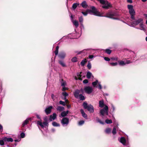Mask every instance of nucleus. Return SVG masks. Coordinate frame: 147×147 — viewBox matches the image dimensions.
Here are the masks:
<instances>
[{
  "instance_id": "1",
  "label": "nucleus",
  "mask_w": 147,
  "mask_h": 147,
  "mask_svg": "<svg viewBox=\"0 0 147 147\" xmlns=\"http://www.w3.org/2000/svg\"><path fill=\"white\" fill-rule=\"evenodd\" d=\"M91 9H88L86 12L82 11V13L84 16H86L87 15V13L90 14H93L95 16H103L100 12L97 11L95 7L94 6H92L91 7Z\"/></svg>"
},
{
  "instance_id": "2",
  "label": "nucleus",
  "mask_w": 147,
  "mask_h": 147,
  "mask_svg": "<svg viewBox=\"0 0 147 147\" xmlns=\"http://www.w3.org/2000/svg\"><path fill=\"white\" fill-rule=\"evenodd\" d=\"M99 106L100 108H102L104 106V107L100 110V115L102 116H104L105 114L107 115H108V110L109 107L107 105H105L104 101L103 100H100L99 102Z\"/></svg>"
},
{
  "instance_id": "3",
  "label": "nucleus",
  "mask_w": 147,
  "mask_h": 147,
  "mask_svg": "<svg viewBox=\"0 0 147 147\" xmlns=\"http://www.w3.org/2000/svg\"><path fill=\"white\" fill-rule=\"evenodd\" d=\"M127 7L129 13L131 16V18L132 21L135 20L136 12L133 8V6L132 5H128L127 6Z\"/></svg>"
},
{
  "instance_id": "4",
  "label": "nucleus",
  "mask_w": 147,
  "mask_h": 147,
  "mask_svg": "<svg viewBox=\"0 0 147 147\" xmlns=\"http://www.w3.org/2000/svg\"><path fill=\"white\" fill-rule=\"evenodd\" d=\"M119 16V15L116 13L111 11L107 13L104 16L114 20H119V19L118 18L114 17H115L118 16Z\"/></svg>"
},
{
  "instance_id": "5",
  "label": "nucleus",
  "mask_w": 147,
  "mask_h": 147,
  "mask_svg": "<svg viewBox=\"0 0 147 147\" xmlns=\"http://www.w3.org/2000/svg\"><path fill=\"white\" fill-rule=\"evenodd\" d=\"M142 19L141 18L138 19L135 21H134L129 25L131 27H134L135 26L138 25L139 24L142 23Z\"/></svg>"
},
{
  "instance_id": "6",
  "label": "nucleus",
  "mask_w": 147,
  "mask_h": 147,
  "mask_svg": "<svg viewBox=\"0 0 147 147\" xmlns=\"http://www.w3.org/2000/svg\"><path fill=\"white\" fill-rule=\"evenodd\" d=\"M102 4L103 5L102 8L105 9H108L111 6L110 3L107 1H105Z\"/></svg>"
},
{
  "instance_id": "7",
  "label": "nucleus",
  "mask_w": 147,
  "mask_h": 147,
  "mask_svg": "<svg viewBox=\"0 0 147 147\" xmlns=\"http://www.w3.org/2000/svg\"><path fill=\"white\" fill-rule=\"evenodd\" d=\"M84 90L86 93L88 94H90L92 92L93 89L92 87L89 86H87L84 88Z\"/></svg>"
},
{
  "instance_id": "8",
  "label": "nucleus",
  "mask_w": 147,
  "mask_h": 147,
  "mask_svg": "<svg viewBox=\"0 0 147 147\" xmlns=\"http://www.w3.org/2000/svg\"><path fill=\"white\" fill-rule=\"evenodd\" d=\"M61 123L63 126H66L69 123V119L67 118H64L61 121Z\"/></svg>"
},
{
  "instance_id": "9",
  "label": "nucleus",
  "mask_w": 147,
  "mask_h": 147,
  "mask_svg": "<svg viewBox=\"0 0 147 147\" xmlns=\"http://www.w3.org/2000/svg\"><path fill=\"white\" fill-rule=\"evenodd\" d=\"M38 125H40L42 128L45 126L48 125V123L47 122H45L42 123L41 120L38 121L37 122Z\"/></svg>"
},
{
  "instance_id": "10",
  "label": "nucleus",
  "mask_w": 147,
  "mask_h": 147,
  "mask_svg": "<svg viewBox=\"0 0 147 147\" xmlns=\"http://www.w3.org/2000/svg\"><path fill=\"white\" fill-rule=\"evenodd\" d=\"M53 108L52 106H50L47 107L45 110V111L47 115L50 114L51 112V109Z\"/></svg>"
},
{
  "instance_id": "11",
  "label": "nucleus",
  "mask_w": 147,
  "mask_h": 147,
  "mask_svg": "<svg viewBox=\"0 0 147 147\" xmlns=\"http://www.w3.org/2000/svg\"><path fill=\"white\" fill-rule=\"evenodd\" d=\"M90 113H93L94 112V109L93 106L91 105H88L87 109Z\"/></svg>"
},
{
  "instance_id": "12",
  "label": "nucleus",
  "mask_w": 147,
  "mask_h": 147,
  "mask_svg": "<svg viewBox=\"0 0 147 147\" xmlns=\"http://www.w3.org/2000/svg\"><path fill=\"white\" fill-rule=\"evenodd\" d=\"M119 140L120 142L122 143L123 145H126V140L124 137H121Z\"/></svg>"
},
{
  "instance_id": "13",
  "label": "nucleus",
  "mask_w": 147,
  "mask_h": 147,
  "mask_svg": "<svg viewBox=\"0 0 147 147\" xmlns=\"http://www.w3.org/2000/svg\"><path fill=\"white\" fill-rule=\"evenodd\" d=\"M2 139L5 142H12L13 141V139L11 138L5 137L3 138Z\"/></svg>"
},
{
  "instance_id": "14",
  "label": "nucleus",
  "mask_w": 147,
  "mask_h": 147,
  "mask_svg": "<svg viewBox=\"0 0 147 147\" xmlns=\"http://www.w3.org/2000/svg\"><path fill=\"white\" fill-rule=\"evenodd\" d=\"M57 115L55 113H54L52 115H51L50 116L49 120L50 121H52L55 120L56 118Z\"/></svg>"
},
{
  "instance_id": "15",
  "label": "nucleus",
  "mask_w": 147,
  "mask_h": 147,
  "mask_svg": "<svg viewBox=\"0 0 147 147\" xmlns=\"http://www.w3.org/2000/svg\"><path fill=\"white\" fill-rule=\"evenodd\" d=\"M58 56L60 58L62 59H63L65 57L66 54L64 52H62L60 53L59 54Z\"/></svg>"
},
{
  "instance_id": "16",
  "label": "nucleus",
  "mask_w": 147,
  "mask_h": 147,
  "mask_svg": "<svg viewBox=\"0 0 147 147\" xmlns=\"http://www.w3.org/2000/svg\"><path fill=\"white\" fill-rule=\"evenodd\" d=\"M90 49H84L82 51H80L79 52H76V53H77L78 54H80L82 53H87V52L89 51Z\"/></svg>"
},
{
  "instance_id": "17",
  "label": "nucleus",
  "mask_w": 147,
  "mask_h": 147,
  "mask_svg": "<svg viewBox=\"0 0 147 147\" xmlns=\"http://www.w3.org/2000/svg\"><path fill=\"white\" fill-rule=\"evenodd\" d=\"M80 92V91L79 90H77L75 91L74 93V95L75 97L77 98H79V94Z\"/></svg>"
},
{
  "instance_id": "18",
  "label": "nucleus",
  "mask_w": 147,
  "mask_h": 147,
  "mask_svg": "<svg viewBox=\"0 0 147 147\" xmlns=\"http://www.w3.org/2000/svg\"><path fill=\"white\" fill-rule=\"evenodd\" d=\"M60 83L61 86L62 87L65 86L66 85V82L63 81V80L62 79H61L60 80Z\"/></svg>"
},
{
  "instance_id": "19",
  "label": "nucleus",
  "mask_w": 147,
  "mask_h": 147,
  "mask_svg": "<svg viewBox=\"0 0 147 147\" xmlns=\"http://www.w3.org/2000/svg\"><path fill=\"white\" fill-rule=\"evenodd\" d=\"M86 77L88 79H90L91 77H92L93 78H94V76L92 75V73L90 71H88L87 72L86 74Z\"/></svg>"
},
{
  "instance_id": "20",
  "label": "nucleus",
  "mask_w": 147,
  "mask_h": 147,
  "mask_svg": "<svg viewBox=\"0 0 147 147\" xmlns=\"http://www.w3.org/2000/svg\"><path fill=\"white\" fill-rule=\"evenodd\" d=\"M31 119L30 118H28L25 120L23 123L22 126L23 127H24L27 124L29 120H30Z\"/></svg>"
},
{
  "instance_id": "21",
  "label": "nucleus",
  "mask_w": 147,
  "mask_h": 147,
  "mask_svg": "<svg viewBox=\"0 0 147 147\" xmlns=\"http://www.w3.org/2000/svg\"><path fill=\"white\" fill-rule=\"evenodd\" d=\"M59 63L63 67H66V65L63 61L59 60Z\"/></svg>"
},
{
  "instance_id": "22",
  "label": "nucleus",
  "mask_w": 147,
  "mask_h": 147,
  "mask_svg": "<svg viewBox=\"0 0 147 147\" xmlns=\"http://www.w3.org/2000/svg\"><path fill=\"white\" fill-rule=\"evenodd\" d=\"M69 113V111H63L62 112L61 114V115L62 117H64L66 116Z\"/></svg>"
},
{
  "instance_id": "23",
  "label": "nucleus",
  "mask_w": 147,
  "mask_h": 147,
  "mask_svg": "<svg viewBox=\"0 0 147 147\" xmlns=\"http://www.w3.org/2000/svg\"><path fill=\"white\" fill-rule=\"evenodd\" d=\"M72 22L73 24L75 26L76 28H77L78 27L79 24L77 20H73Z\"/></svg>"
},
{
  "instance_id": "24",
  "label": "nucleus",
  "mask_w": 147,
  "mask_h": 147,
  "mask_svg": "<svg viewBox=\"0 0 147 147\" xmlns=\"http://www.w3.org/2000/svg\"><path fill=\"white\" fill-rule=\"evenodd\" d=\"M81 5L84 8H86L88 6V5L86 4V2L85 1H83L81 3Z\"/></svg>"
},
{
  "instance_id": "25",
  "label": "nucleus",
  "mask_w": 147,
  "mask_h": 147,
  "mask_svg": "<svg viewBox=\"0 0 147 147\" xmlns=\"http://www.w3.org/2000/svg\"><path fill=\"white\" fill-rule=\"evenodd\" d=\"M80 111L83 117L85 119H87V115L84 113L83 110L82 109H81Z\"/></svg>"
},
{
  "instance_id": "26",
  "label": "nucleus",
  "mask_w": 147,
  "mask_h": 147,
  "mask_svg": "<svg viewBox=\"0 0 147 147\" xmlns=\"http://www.w3.org/2000/svg\"><path fill=\"white\" fill-rule=\"evenodd\" d=\"M87 62V60L86 59H83L81 62L80 64L82 66H84Z\"/></svg>"
},
{
  "instance_id": "27",
  "label": "nucleus",
  "mask_w": 147,
  "mask_h": 147,
  "mask_svg": "<svg viewBox=\"0 0 147 147\" xmlns=\"http://www.w3.org/2000/svg\"><path fill=\"white\" fill-rule=\"evenodd\" d=\"M83 18L82 16L80 17L79 18V21L80 22V23L81 25L82 26V27L84 28V26L82 24L83 22Z\"/></svg>"
},
{
  "instance_id": "28",
  "label": "nucleus",
  "mask_w": 147,
  "mask_h": 147,
  "mask_svg": "<svg viewBox=\"0 0 147 147\" xmlns=\"http://www.w3.org/2000/svg\"><path fill=\"white\" fill-rule=\"evenodd\" d=\"M118 62L120 65L121 66H123L125 65V63L122 61H119Z\"/></svg>"
},
{
  "instance_id": "29",
  "label": "nucleus",
  "mask_w": 147,
  "mask_h": 147,
  "mask_svg": "<svg viewBox=\"0 0 147 147\" xmlns=\"http://www.w3.org/2000/svg\"><path fill=\"white\" fill-rule=\"evenodd\" d=\"M52 124L54 127H59L60 126L59 123H57L55 122H53L52 123Z\"/></svg>"
},
{
  "instance_id": "30",
  "label": "nucleus",
  "mask_w": 147,
  "mask_h": 147,
  "mask_svg": "<svg viewBox=\"0 0 147 147\" xmlns=\"http://www.w3.org/2000/svg\"><path fill=\"white\" fill-rule=\"evenodd\" d=\"M57 111H61L64 109V108L63 107L61 106H58L57 108Z\"/></svg>"
},
{
  "instance_id": "31",
  "label": "nucleus",
  "mask_w": 147,
  "mask_h": 147,
  "mask_svg": "<svg viewBox=\"0 0 147 147\" xmlns=\"http://www.w3.org/2000/svg\"><path fill=\"white\" fill-rule=\"evenodd\" d=\"M81 73H82V72H80V73H78L77 74V76L78 77V80H82V79L81 78Z\"/></svg>"
},
{
  "instance_id": "32",
  "label": "nucleus",
  "mask_w": 147,
  "mask_h": 147,
  "mask_svg": "<svg viewBox=\"0 0 147 147\" xmlns=\"http://www.w3.org/2000/svg\"><path fill=\"white\" fill-rule=\"evenodd\" d=\"M79 4L78 3H74L72 5V8L74 9H75L77 6L78 5H79Z\"/></svg>"
},
{
  "instance_id": "33",
  "label": "nucleus",
  "mask_w": 147,
  "mask_h": 147,
  "mask_svg": "<svg viewBox=\"0 0 147 147\" xmlns=\"http://www.w3.org/2000/svg\"><path fill=\"white\" fill-rule=\"evenodd\" d=\"M98 82L97 80H96L95 82H92V85L94 87H95L96 85L98 84Z\"/></svg>"
},
{
  "instance_id": "34",
  "label": "nucleus",
  "mask_w": 147,
  "mask_h": 147,
  "mask_svg": "<svg viewBox=\"0 0 147 147\" xmlns=\"http://www.w3.org/2000/svg\"><path fill=\"white\" fill-rule=\"evenodd\" d=\"M71 61L72 62H76L78 61V58L76 57H74L72 58Z\"/></svg>"
},
{
  "instance_id": "35",
  "label": "nucleus",
  "mask_w": 147,
  "mask_h": 147,
  "mask_svg": "<svg viewBox=\"0 0 147 147\" xmlns=\"http://www.w3.org/2000/svg\"><path fill=\"white\" fill-rule=\"evenodd\" d=\"M79 99L81 100H84L85 99V98L84 96L82 95V94H80L79 95Z\"/></svg>"
},
{
  "instance_id": "36",
  "label": "nucleus",
  "mask_w": 147,
  "mask_h": 147,
  "mask_svg": "<svg viewBox=\"0 0 147 147\" xmlns=\"http://www.w3.org/2000/svg\"><path fill=\"white\" fill-rule=\"evenodd\" d=\"M140 26L141 28L140 29L141 30H145L144 26L142 23V22L140 24Z\"/></svg>"
},
{
  "instance_id": "37",
  "label": "nucleus",
  "mask_w": 147,
  "mask_h": 147,
  "mask_svg": "<svg viewBox=\"0 0 147 147\" xmlns=\"http://www.w3.org/2000/svg\"><path fill=\"white\" fill-rule=\"evenodd\" d=\"M59 49V47L58 46H57L56 48V50L55 51V53L56 55H57L58 54Z\"/></svg>"
},
{
  "instance_id": "38",
  "label": "nucleus",
  "mask_w": 147,
  "mask_h": 147,
  "mask_svg": "<svg viewBox=\"0 0 147 147\" xmlns=\"http://www.w3.org/2000/svg\"><path fill=\"white\" fill-rule=\"evenodd\" d=\"M105 51L106 53L108 54H110L111 52V51L108 49H105Z\"/></svg>"
},
{
  "instance_id": "39",
  "label": "nucleus",
  "mask_w": 147,
  "mask_h": 147,
  "mask_svg": "<svg viewBox=\"0 0 147 147\" xmlns=\"http://www.w3.org/2000/svg\"><path fill=\"white\" fill-rule=\"evenodd\" d=\"M111 129L110 128H107L106 129L105 131L106 133L109 134L111 132Z\"/></svg>"
},
{
  "instance_id": "40",
  "label": "nucleus",
  "mask_w": 147,
  "mask_h": 147,
  "mask_svg": "<svg viewBox=\"0 0 147 147\" xmlns=\"http://www.w3.org/2000/svg\"><path fill=\"white\" fill-rule=\"evenodd\" d=\"M83 106L84 108L85 109H87L88 107V106L87 105V104L86 102H84L83 103Z\"/></svg>"
},
{
  "instance_id": "41",
  "label": "nucleus",
  "mask_w": 147,
  "mask_h": 147,
  "mask_svg": "<svg viewBox=\"0 0 147 147\" xmlns=\"http://www.w3.org/2000/svg\"><path fill=\"white\" fill-rule=\"evenodd\" d=\"M105 122L107 124H111L112 123V121L111 120L107 119L105 120Z\"/></svg>"
},
{
  "instance_id": "42",
  "label": "nucleus",
  "mask_w": 147,
  "mask_h": 147,
  "mask_svg": "<svg viewBox=\"0 0 147 147\" xmlns=\"http://www.w3.org/2000/svg\"><path fill=\"white\" fill-rule=\"evenodd\" d=\"M112 133L113 135H115L116 133V128L115 127H114L113 128Z\"/></svg>"
},
{
  "instance_id": "43",
  "label": "nucleus",
  "mask_w": 147,
  "mask_h": 147,
  "mask_svg": "<svg viewBox=\"0 0 147 147\" xmlns=\"http://www.w3.org/2000/svg\"><path fill=\"white\" fill-rule=\"evenodd\" d=\"M110 64L112 66H115L117 65L118 63L117 62L111 63H110Z\"/></svg>"
},
{
  "instance_id": "44",
  "label": "nucleus",
  "mask_w": 147,
  "mask_h": 147,
  "mask_svg": "<svg viewBox=\"0 0 147 147\" xmlns=\"http://www.w3.org/2000/svg\"><path fill=\"white\" fill-rule=\"evenodd\" d=\"M62 95L64 97H66L68 96V94L66 92H63L62 93Z\"/></svg>"
},
{
  "instance_id": "45",
  "label": "nucleus",
  "mask_w": 147,
  "mask_h": 147,
  "mask_svg": "<svg viewBox=\"0 0 147 147\" xmlns=\"http://www.w3.org/2000/svg\"><path fill=\"white\" fill-rule=\"evenodd\" d=\"M84 121H81L78 123V125H82L84 123Z\"/></svg>"
},
{
  "instance_id": "46",
  "label": "nucleus",
  "mask_w": 147,
  "mask_h": 147,
  "mask_svg": "<svg viewBox=\"0 0 147 147\" xmlns=\"http://www.w3.org/2000/svg\"><path fill=\"white\" fill-rule=\"evenodd\" d=\"M59 103L60 104L62 105L63 106H65V102H63L61 100H60L59 101Z\"/></svg>"
},
{
  "instance_id": "47",
  "label": "nucleus",
  "mask_w": 147,
  "mask_h": 147,
  "mask_svg": "<svg viewBox=\"0 0 147 147\" xmlns=\"http://www.w3.org/2000/svg\"><path fill=\"white\" fill-rule=\"evenodd\" d=\"M4 141L3 140H0V145L1 146H3L4 145Z\"/></svg>"
},
{
  "instance_id": "48",
  "label": "nucleus",
  "mask_w": 147,
  "mask_h": 147,
  "mask_svg": "<svg viewBox=\"0 0 147 147\" xmlns=\"http://www.w3.org/2000/svg\"><path fill=\"white\" fill-rule=\"evenodd\" d=\"M87 67L89 69H90L91 68V65L90 63H88Z\"/></svg>"
},
{
  "instance_id": "49",
  "label": "nucleus",
  "mask_w": 147,
  "mask_h": 147,
  "mask_svg": "<svg viewBox=\"0 0 147 147\" xmlns=\"http://www.w3.org/2000/svg\"><path fill=\"white\" fill-rule=\"evenodd\" d=\"M111 105L113 109L112 112H114L115 110V107L113 104H111Z\"/></svg>"
},
{
  "instance_id": "50",
  "label": "nucleus",
  "mask_w": 147,
  "mask_h": 147,
  "mask_svg": "<svg viewBox=\"0 0 147 147\" xmlns=\"http://www.w3.org/2000/svg\"><path fill=\"white\" fill-rule=\"evenodd\" d=\"M21 138H23L25 136V134L23 132L22 133L20 134Z\"/></svg>"
},
{
  "instance_id": "51",
  "label": "nucleus",
  "mask_w": 147,
  "mask_h": 147,
  "mask_svg": "<svg viewBox=\"0 0 147 147\" xmlns=\"http://www.w3.org/2000/svg\"><path fill=\"white\" fill-rule=\"evenodd\" d=\"M94 56L92 55H89L88 58L90 59H93Z\"/></svg>"
},
{
  "instance_id": "52",
  "label": "nucleus",
  "mask_w": 147,
  "mask_h": 147,
  "mask_svg": "<svg viewBox=\"0 0 147 147\" xmlns=\"http://www.w3.org/2000/svg\"><path fill=\"white\" fill-rule=\"evenodd\" d=\"M98 86L97 87V88H98L99 89H101L102 88V87L101 85L100 84V83H98Z\"/></svg>"
},
{
  "instance_id": "53",
  "label": "nucleus",
  "mask_w": 147,
  "mask_h": 147,
  "mask_svg": "<svg viewBox=\"0 0 147 147\" xmlns=\"http://www.w3.org/2000/svg\"><path fill=\"white\" fill-rule=\"evenodd\" d=\"M111 59L113 60L117 61L118 60V58L116 57H113L111 58Z\"/></svg>"
},
{
  "instance_id": "54",
  "label": "nucleus",
  "mask_w": 147,
  "mask_h": 147,
  "mask_svg": "<svg viewBox=\"0 0 147 147\" xmlns=\"http://www.w3.org/2000/svg\"><path fill=\"white\" fill-rule=\"evenodd\" d=\"M51 98L53 101L55 100V96L53 94H52L51 96Z\"/></svg>"
},
{
  "instance_id": "55",
  "label": "nucleus",
  "mask_w": 147,
  "mask_h": 147,
  "mask_svg": "<svg viewBox=\"0 0 147 147\" xmlns=\"http://www.w3.org/2000/svg\"><path fill=\"white\" fill-rule=\"evenodd\" d=\"M104 59L105 61H109L110 60V59L107 57H105Z\"/></svg>"
},
{
  "instance_id": "56",
  "label": "nucleus",
  "mask_w": 147,
  "mask_h": 147,
  "mask_svg": "<svg viewBox=\"0 0 147 147\" xmlns=\"http://www.w3.org/2000/svg\"><path fill=\"white\" fill-rule=\"evenodd\" d=\"M88 80L87 79L84 80L83 81V83L84 84H85L87 83H88Z\"/></svg>"
},
{
  "instance_id": "57",
  "label": "nucleus",
  "mask_w": 147,
  "mask_h": 147,
  "mask_svg": "<svg viewBox=\"0 0 147 147\" xmlns=\"http://www.w3.org/2000/svg\"><path fill=\"white\" fill-rule=\"evenodd\" d=\"M67 88L65 87V86H63V87L62 90L63 91H64L65 90H67Z\"/></svg>"
},
{
  "instance_id": "58",
  "label": "nucleus",
  "mask_w": 147,
  "mask_h": 147,
  "mask_svg": "<svg viewBox=\"0 0 147 147\" xmlns=\"http://www.w3.org/2000/svg\"><path fill=\"white\" fill-rule=\"evenodd\" d=\"M98 122L99 123H100V124H104V123L100 119L98 121Z\"/></svg>"
},
{
  "instance_id": "59",
  "label": "nucleus",
  "mask_w": 147,
  "mask_h": 147,
  "mask_svg": "<svg viewBox=\"0 0 147 147\" xmlns=\"http://www.w3.org/2000/svg\"><path fill=\"white\" fill-rule=\"evenodd\" d=\"M98 122L99 123H100V124H104V123L100 119L98 121Z\"/></svg>"
},
{
  "instance_id": "60",
  "label": "nucleus",
  "mask_w": 147,
  "mask_h": 147,
  "mask_svg": "<svg viewBox=\"0 0 147 147\" xmlns=\"http://www.w3.org/2000/svg\"><path fill=\"white\" fill-rule=\"evenodd\" d=\"M98 122L99 123H100V124H104V123L100 119L98 121Z\"/></svg>"
},
{
  "instance_id": "61",
  "label": "nucleus",
  "mask_w": 147,
  "mask_h": 147,
  "mask_svg": "<svg viewBox=\"0 0 147 147\" xmlns=\"http://www.w3.org/2000/svg\"><path fill=\"white\" fill-rule=\"evenodd\" d=\"M98 0V1H99L101 4L103 3L104 2V1H105L104 0Z\"/></svg>"
},
{
  "instance_id": "62",
  "label": "nucleus",
  "mask_w": 147,
  "mask_h": 147,
  "mask_svg": "<svg viewBox=\"0 0 147 147\" xmlns=\"http://www.w3.org/2000/svg\"><path fill=\"white\" fill-rule=\"evenodd\" d=\"M36 116L38 119H40V116L36 114Z\"/></svg>"
},
{
  "instance_id": "63",
  "label": "nucleus",
  "mask_w": 147,
  "mask_h": 147,
  "mask_svg": "<svg viewBox=\"0 0 147 147\" xmlns=\"http://www.w3.org/2000/svg\"><path fill=\"white\" fill-rule=\"evenodd\" d=\"M127 2L129 3H132V0H127Z\"/></svg>"
},
{
  "instance_id": "64",
  "label": "nucleus",
  "mask_w": 147,
  "mask_h": 147,
  "mask_svg": "<svg viewBox=\"0 0 147 147\" xmlns=\"http://www.w3.org/2000/svg\"><path fill=\"white\" fill-rule=\"evenodd\" d=\"M131 63V62H130L129 60H127L126 61V63H125V64H126V63L129 64Z\"/></svg>"
}]
</instances>
